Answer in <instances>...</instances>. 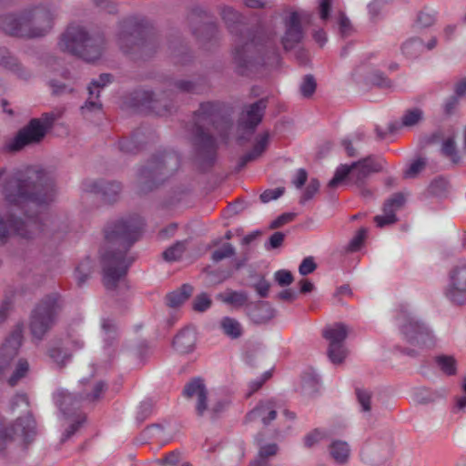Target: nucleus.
Instances as JSON below:
<instances>
[{"label":"nucleus","mask_w":466,"mask_h":466,"mask_svg":"<svg viewBox=\"0 0 466 466\" xmlns=\"http://www.w3.org/2000/svg\"><path fill=\"white\" fill-rule=\"evenodd\" d=\"M3 201L0 203V243L11 234L32 238L42 230L38 214L52 203L56 189L50 175L30 167L7 173L0 168Z\"/></svg>","instance_id":"nucleus-1"},{"label":"nucleus","mask_w":466,"mask_h":466,"mask_svg":"<svg viewBox=\"0 0 466 466\" xmlns=\"http://www.w3.org/2000/svg\"><path fill=\"white\" fill-rule=\"evenodd\" d=\"M143 225L138 216H133L107 226L105 232L107 244L118 246L117 250H106L101 256L103 281L107 289H116L124 279L132 263L126 251L138 238Z\"/></svg>","instance_id":"nucleus-2"},{"label":"nucleus","mask_w":466,"mask_h":466,"mask_svg":"<svg viewBox=\"0 0 466 466\" xmlns=\"http://www.w3.org/2000/svg\"><path fill=\"white\" fill-rule=\"evenodd\" d=\"M52 25L51 14L44 9L0 17L1 30L8 35L22 37L42 36L52 28Z\"/></svg>","instance_id":"nucleus-3"},{"label":"nucleus","mask_w":466,"mask_h":466,"mask_svg":"<svg viewBox=\"0 0 466 466\" xmlns=\"http://www.w3.org/2000/svg\"><path fill=\"white\" fill-rule=\"evenodd\" d=\"M104 44L101 35H89L82 25H71L62 34L58 46L65 52L95 62L101 56Z\"/></svg>","instance_id":"nucleus-4"},{"label":"nucleus","mask_w":466,"mask_h":466,"mask_svg":"<svg viewBox=\"0 0 466 466\" xmlns=\"http://www.w3.org/2000/svg\"><path fill=\"white\" fill-rule=\"evenodd\" d=\"M22 328L17 327L0 347V376L11 372L8 383L15 386L25 378L29 371L27 360L20 358L15 360L22 344Z\"/></svg>","instance_id":"nucleus-5"},{"label":"nucleus","mask_w":466,"mask_h":466,"mask_svg":"<svg viewBox=\"0 0 466 466\" xmlns=\"http://www.w3.org/2000/svg\"><path fill=\"white\" fill-rule=\"evenodd\" d=\"M396 323L403 339L410 346L424 349L435 344L432 330L407 309H401L399 311Z\"/></svg>","instance_id":"nucleus-6"},{"label":"nucleus","mask_w":466,"mask_h":466,"mask_svg":"<svg viewBox=\"0 0 466 466\" xmlns=\"http://www.w3.org/2000/svg\"><path fill=\"white\" fill-rule=\"evenodd\" d=\"M55 119L56 116L53 113L44 114L40 118H33L5 143V150L15 152L27 146L40 143Z\"/></svg>","instance_id":"nucleus-7"},{"label":"nucleus","mask_w":466,"mask_h":466,"mask_svg":"<svg viewBox=\"0 0 466 466\" xmlns=\"http://www.w3.org/2000/svg\"><path fill=\"white\" fill-rule=\"evenodd\" d=\"M384 159L378 157H369L360 161L355 162L350 166L341 165L335 172L333 178L329 186L335 187L345 178L350 182L359 184L362 182L370 174L382 170Z\"/></svg>","instance_id":"nucleus-8"},{"label":"nucleus","mask_w":466,"mask_h":466,"mask_svg":"<svg viewBox=\"0 0 466 466\" xmlns=\"http://www.w3.org/2000/svg\"><path fill=\"white\" fill-rule=\"evenodd\" d=\"M57 312V302L55 298H47L41 301L33 310L30 320L32 335L41 339L54 325Z\"/></svg>","instance_id":"nucleus-9"},{"label":"nucleus","mask_w":466,"mask_h":466,"mask_svg":"<svg viewBox=\"0 0 466 466\" xmlns=\"http://www.w3.org/2000/svg\"><path fill=\"white\" fill-rule=\"evenodd\" d=\"M445 298L454 305L466 304V263L460 262L449 272L444 287Z\"/></svg>","instance_id":"nucleus-10"},{"label":"nucleus","mask_w":466,"mask_h":466,"mask_svg":"<svg viewBox=\"0 0 466 466\" xmlns=\"http://www.w3.org/2000/svg\"><path fill=\"white\" fill-rule=\"evenodd\" d=\"M218 115L217 106L212 103L201 104L195 116V138L196 142L203 147H211L216 143V138L208 134L207 126L216 122Z\"/></svg>","instance_id":"nucleus-11"},{"label":"nucleus","mask_w":466,"mask_h":466,"mask_svg":"<svg viewBox=\"0 0 466 466\" xmlns=\"http://www.w3.org/2000/svg\"><path fill=\"white\" fill-rule=\"evenodd\" d=\"M348 334L349 329L342 323L328 326L323 330V336L329 341V358L334 364L341 363L347 357L348 351L344 340Z\"/></svg>","instance_id":"nucleus-12"},{"label":"nucleus","mask_w":466,"mask_h":466,"mask_svg":"<svg viewBox=\"0 0 466 466\" xmlns=\"http://www.w3.org/2000/svg\"><path fill=\"white\" fill-rule=\"evenodd\" d=\"M233 56L235 63L242 74H244L245 69H248L256 65L268 64L262 56L261 49L253 40L245 44L238 43Z\"/></svg>","instance_id":"nucleus-13"},{"label":"nucleus","mask_w":466,"mask_h":466,"mask_svg":"<svg viewBox=\"0 0 466 466\" xmlns=\"http://www.w3.org/2000/svg\"><path fill=\"white\" fill-rule=\"evenodd\" d=\"M309 15L304 11L291 12L285 22V34L282 38L283 46L285 49L293 48L303 37V30L301 23L307 21Z\"/></svg>","instance_id":"nucleus-14"},{"label":"nucleus","mask_w":466,"mask_h":466,"mask_svg":"<svg viewBox=\"0 0 466 466\" xmlns=\"http://www.w3.org/2000/svg\"><path fill=\"white\" fill-rule=\"evenodd\" d=\"M184 397L191 401L199 416H203L208 410V392L202 380L197 378L185 385Z\"/></svg>","instance_id":"nucleus-15"},{"label":"nucleus","mask_w":466,"mask_h":466,"mask_svg":"<svg viewBox=\"0 0 466 466\" xmlns=\"http://www.w3.org/2000/svg\"><path fill=\"white\" fill-rule=\"evenodd\" d=\"M145 28L131 21L125 22L118 34L117 42L120 48L127 53L130 46H142L144 44Z\"/></svg>","instance_id":"nucleus-16"},{"label":"nucleus","mask_w":466,"mask_h":466,"mask_svg":"<svg viewBox=\"0 0 466 466\" xmlns=\"http://www.w3.org/2000/svg\"><path fill=\"white\" fill-rule=\"evenodd\" d=\"M35 432V422L32 416L27 413L23 418H19L14 427L8 431H0V450L4 448V443L8 439L15 436H20L25 441H28Z\"/></svg>","instance_id":"nucleus-17"},{"label":"nucleus","mask_w":466,"mask_h":466,"mask_svg":"<svg viewBox=\"0 0 466 466\" xmlns=\"http://www.w3.org/2000/svg\"><path fill=\"white\" fill-rule=\"evenodd\" d=\"M266 104L264 101L259 100L252 105H249L241 114L239 118V128L247 131L248 134L253 133L255 127L260 123Z\"/></svg>","instance_id":"nucleus-18"},{"label":"nucleus","mask_w":466,"mask_h":466,"mask_svg":"<svg viewBox=\"0 0 466 466\" xmlns=\"http://www.w3.org/2000/svg\"><path fill=\"white\" fill-rule=\"evenodd\" d=\"M278 410L279 406L275 400H262L247 415V420H260L262 424L268 425L276 419Z\"/></svg>","instance_id":"nucleus-19"},{"label":"nucleus","mask_w":466,"mask_h":466,"mask_svg":"<svg viewBox=\"0 0 466 466\" xmlns=\"http://www.w3.org/2000/svg\"><path fill=\"white\" fill-rule=\"evenodd\" d=\"M82 188L85 192L101 193L106 200L110 202L120 192L121 185L117 182L86 180L83 183Z\"/></svg>","instance_id":"nucleus-20"},{"label":"nucleus","mask_w":466,"mask_h":466,"mask_svg":"<svg viewBox=\"0 0 466 466\" xmlns=\"http://www.w3.org/2000/svg\"><path fill=\"white\" fill-rule=\"evenodd\" d=\"M404 200V197L401 194H396L388 199L383 207V215L376 216L374 218V221L377 226L381 228L396 222L397 219L395 212L400 208Z\"/></svg>","instance_id":"nucleus-21"},{"label":"nucleus","mask_w":466,"mask_h":466,"mask_svg":"<svg viewBox=\"0 0 466 466\" xmlns=\"http://www.w3.org/2000/svg\"><path fill=\"white\" fill-rule=\"evenodd\" d=\"M111 81V76L108 74L100 75L97 80H93L88 86L89 98L82 106L83 110L95 111L101 109V104L97 101L100 90Z\"/></svg>","instance_id":"nucleus-22"},{"label":"nucleus","mask_w":466,"mask_h":466,"mask_svg":"<svg viewBox=\"0 0 466 466\" xmlns=\"http://www.w3.org/2000/svg\"><path fill=\"white\" fill-rule=\"evenodd\" d=\"M80 384L83 387L81 398L82 400L89 402H93L100 399L101 394L106 388L104 382L94 379H83L80 380Z\"/></svg>","instance_id":"nucleus-23"},{"label":"nucleus","mask_w":466,"mask_h":466,"mask_svg":"<svg viewBox=\"0 0 466 466\" xmlns=\"http://www.w3.org/2000/svg\"><path fill=\"white\" fill-rule=\"evenodd\" d=\"M196 339L195 330L188 328L176 336L173 345L179 353H188L194 350Z\"/></svg>","instance_id":"nucleus-24"},{"label":"nucleus","mask_w":466,"mask_h":466,"mask_svg":"<svg viewBox=\"0 0 466 466\" xmlns=\"http://www.w3.org/2000/svg\"><path fill=\"white\" fill-rule=\"evenodd\" d=\"M54 400L60 411L65 415L79 408V400L76 397L65 390H57L54 395Z\"/></svg>","instance_id":"nucleus-25"},{"label":"nucleus","mask_w":466,"mask_h":466,"mask_svg":"<svg viewBox=\"0 0 466 466\" xmlns=\"http://www.w3.org/2000/svg\"><path fill=\"white\" fill-rule=\"evenodd\" d=\"M275 315L274 309L268 302H259L249 309V317L255 323H264Z\"/></svg>","instance_id":"nucleus-26"},{"label":"nucleus","mask_w":466,"mask_h":466,"mask_svg":"<svg viewBox=\"0 0 466 466\" xmlns=\"http://www.w3.org/2000/svg\"><path fill=\"white\" fill-rule=\"evenodd\" d=\"M400 50L407 59H414L422 54L425 46L420 38L410 37L402 43Z\"/></svg>","instance_id":"nucleus-27"},{"label":"nucleus","mask_w":466,"mask_h":466,"mask_svg":"<svg viewBox=\"0 0 466 466\" xmlns=\"http://www.w3.org/2000/svg\"><path fill=\"white\" fill-rule=\"evenodd\" d=\"M222 332L230 339H238L242 335V326L239 321L231 317H223L219 321Z\"/></svg>","instance_id":"nucleus-28"},{"label":"nucleus","mask_w":466,"mask_h":466,"mask_svg":"<svg viewBox=\"0 0 466 466\" xmlns=\"http://www.w3.org/2000/svg\"><path fill=\"white\" fill-rule=\"evenodd\" d=\"M218 299L228 305L241 307L247 302L248 296L245 292L228 289L219 293Z\"/></svg>","instance_id":"nucleus-29"},{"label":"nucleus","mask_w":466,"mask_h":466,"mask_svg":"<svg viewBox=\"0 0 466 466\" xmlns=\"http://www.w3.org/2000/svg\"><path fill=\"white\" fill-rule=\"evenodd\" d=\"M193 289L189 285H183L181 289L170 292L167 297V305L176 308L182 305L192 294Z\"/></svg>","instance_id":"nucleus-30"},{"label":"nucleus","mask_w":466,"mask_h":466,"mask_svg":"<svg viewBox=\"0 0 466 466\" xmlns=\"http://www.w3.org/2000/svg\"><path fill=\"white\" fill-rule=\"evenodd\" d=\"M268 144V134H262L258 141L256 142L253 149L246 154L241 159V165L244 166L248 161L254 160L260 157L262 153L266 150Z\"/></svg>","instance_id":"nucleus-31"},{"label":"nucleus","mask_w":466,"mask_h":466,"mask_svg":"<svg viewBox=\"0 0 466 466\" xmlns=\"http://www.w3.org/2000/svg\"><path fill=\"white\" fill-rule=\"evenodd\" d=\"M278 452V446L275 443L261 445L257 458L252 461L251 466H267L268 460Z\"/></svg>","instance_id":"nucleus-32"},{"label":"nucleus","mask_w":466,"mask_h":466,"mask_svg":"<svg viewBox=\"0 0 466 466\" xmlns=\"http://www.w3.org/2000/svg\"><path fill=\"white\" fill-rule=\"evenodd\" d=\"M350 447L347 442L341 441H333L329 447L331 457L339 463L347 461L350 456Z\"/></svg>","instance_id":"nucleus-33"},{"label":"nucleus","mask_w":466,"mask_h":466,"mask_svg":"<svg viewBox=\"0 0 466 466\" xmlns=\"http://www.w3.org/2000/svg\"><path fill=\"white\" fill-rule=\"evenodd\" d=\"M424 117V112L420 107H412L406 110L401 116V126L404 127H413L419 125Z\"/></svg>","instance_id":"nucleus-34"},{"label":"nucleus","mask_w":466,"mask_h":466,"mask_svg":"<svg viewBox=\"0 0 466 466\" xmlns=\"http://www.w3.org/2000/svg\"><path fill=\"white\" fill-rule=\"evenodd\" d=\"M438 368L447 376L455 375L457 372V360L451 355H440L435 359Z\"/></svg>","instance_id":"nucleus-35"},{"label":"nucleus","mask_w":466,"mask_h":466,"mask_svg":"<svg viewBox=\"0 0 466 466\" xmlns=\"http://www.w3.org/2000/svg\"><path fill=\"white\" fill-rule=\"evenodd\" d=\"M365 134L363 131L358 130L350 137L343 139L342 145L350 157L355 155L356 150L360 147V144L364 141Z\"/></svg>","instance_id":"nucleus-36"},{"label":"nucleus","mask_w":466,"mask_h":466,"mask_svg":"<svg viewBox=\"0 0 466 466\" xmlns=\"http://www.w3.org/2000/svg\"><path fill=\"white\" fill-rule=\"evenodd\" d=\"M0 65L5 67L15 72L20 77H25L26 76L20 72L21 67L16 62V59L11 56L7 50L0 48Z\"/></svg>","instance_id":"nucleus-37"},{"label":"nucleus","mask_w":466,"mask_h":466,"mask_svg":"<svg viewBox=\"0 0 466 466\" xmlns=\"http://www.w3.org/2000/svg\"><path fill=\"white\" fill-rule=\"evenodd\" d=\"M48 355L51 360L58 366L65 365L70 359V353H68V350L62 349L59 346H54L49 349Z\"/></svg>","instance_id":"nucleus-38"},{"label":"nucleus","mask_w":466,"mask_h":466,"mask_svg":"<svg viewBox=\"0 0 466 466\" xmlns=\"http://www.w3.org/2000/svg\"><path fill=\"white\" fill-rule=\"evenodd\" d=\"M92 270V264L89 258L81 261L76 267L75 271L76 279L79 283H83L90 275Z\"/></svg>","instance_id":"nucleus-39"},{"label":"nucleus","mask_w":466,"mask_h":466,"mask_svg":"<svg viewBox=\"0 0 466 466\" xmlns=\"http://www.w3.org/2000/svg\"><path fill=\"white\" fill-rule=\"evenodd\" d=\"M185 251V243L177 242L164 251L163 257L167 261H175L178 259Z\"/></svg>","instance_id":"nucleus-40"},{"label":"nucleus","mask_w":466,"mask_h":466,"mask_svg":"<svg viewBox=\"0 0 466 466\" xmlns=\"http://www.w3.org/2000/svg\"><path fill=\"white\" fill-rule=\"evenodd\" d=\"M212 300L207 293L198 295L193 301V309L198 312H204L211 306Z\"/></svg>","instance_id":"nucleus-41"},{"label":"nucleus","mask_w":466,"mask_h":466,"mask_svg":"<svg viewBox=\"0 0 466 466\" xmlns=\"http://www.w3.org/2000/svg\"><path fill=\"white\" fill-rule=\"evenodd\" d=\"M436 14L432 10H421L417 16V24L420 27H428L434 24Z\"/></svg>","instance_id":"nucleus-42"},{"label":"nucleus","mask_w":466,"mask_h":466,"mask_svg":"<svg viewBox=\"0 0 466 466\" xmlns=\"http://www.w3.org/2000/svg\"><path fill=\"white\" fill-rule=\"evenodd\" d=\"M316 81L311 76H306L300 84V93L304 97L310 96L316 90Z\"/></svg>","instance_id":"nucleus-43"},{"label":"nucleus","mask_w":466,"mask_h":466,"mask_svg":"<svg viewBox=\"0 0 466 466\" xmlns=\"http://www.w3.org/2000/svg\"><path fill=\"white\" fill-rule=\"evenodd\" d=\"M441 152L443 155L450 157L452 162L457 163L459 161L453 139L448 138L442 143Z\"/></svg>","instance_id":"nucleus-44"},{"label":"nucleus","mask_w":466,"mask_h":466,"mask_svg":"<svg viewBox=\"0 0 466 466\" xmlns=\"http://www.w3.org/2000/svg\"><path fill=\"white\" fill-rule=\"evenodd\" d=\"M357 399L361 407V410L368 412L370 410V393L366 390H357Z\"/></svg>","instance_id":"nucleus-45"},{"label":"nucleus","mask_w":466,"mask_h":466,"mask_svg":"<svg viewBox=\"0 0 466 466\" xmlns=\"http://www.w3.org/2000/svg\"><path fill=\"white\" fill-rule=\"evenodd\" d=\"M84 421H85V417L82 415H78L76 418V420L69 425V427L65 431V432L62 434L61 441H66L71 436H73Z\"/></svg>","instance_id":"nucleus-46"},{"label":"nucleus","mask_w":466,"mask_h":466,"mask_svg":"<svg viewBox=\"0 0 466 466\" xmlns=\"http://www.w3.org/2000/svg\"><path fill=\"white\" fill-rule=\"evenodd\" d=\"M337 20L341 35H349L352 31V25L349 18L343 13H339Z\"/></svg>","instance_id":"nucleus-47"},{"label":"nucleus","mask_w":466,"mask_h":466,"mask_svg":"<svg viewBox=\"0 0 466 466\" xmlns=\"http://www.w3.org/2000/svg\"><path fill=\"white\" fill-rule=\"evenodd\" d=\"M234 254V248L230 244H226L219 249H217L212 254L214 261L218 262L223 258H228Z\"/></svg>","instance_id":"nucleus-48"},{"label":"nucleus","mask_w":466,"mask_h":466,"mask_svg":"<svg viewBox=\"0 0 466 466\" xmlns=\"http://www.w3.org/2000/svg\"><path fill=\"white\" fill-rule=\"evenodd\" d=\"M274 279L279 286H289L293 281L291 272L285 269H280L275 272Z\"/></svg>","instance_id":"nucleus-49"},{"label":"nucleus","mask_w":466,"mask_h":466,"mask_svg":"<svg viewBox=\"0 0 466 466\" xmlns=\"http://www.w3.org/2000/svg\"><path fill=\"white\" fill-rule=\"evenodd\" d=\"M18 408L20 411H27L28 409V400L25 395L19 394L16 395L11 401L10 410L15 411V410Z\"/></svg>","instance_id":"nucleus-50"},{"label":"nucleus","mask_w":466,"mask_h":466,"mask_svg":"<svg viewBox=\"0 0 466 466\" xmlns=\"http://www.w3.org/2000/svg\"><path fill=\"white\" fill-rule=\"evenodd\" d=\"M331 5H332L331 0H319L318 11H319V18L323 22H326L329 19V14L331 11Z\"/></svg>","instance_id":"nucleus-51"},{"label":"nucleus","mask_w":466,"mask_h":466,"mask_svg":"<svg viewBox=\"0 0 466 466\" xmlns=\"http://www.w3.org/2000/svg\"><path fill=\"white\" fill-rule=\"evenodd\" d=\"M283 193H284L283 187H276V188H272V189H268V190H265L260 195V199L262 202L268 203L271 200H275V199L279 198L280 196L283 195Z\"/></svg>","instance_id":"nucleus-52"},{"label":"nucleus","mask_w":466,"mask_h":466,"mask_svg":"<svg viewBox=\"0 0 466 466\" xmlns=\"http://www.w3.org/2000/svg\"><path fill=\"white\" fill-rule=\"evenodd\" d=\"M425 167V161L423 159H417L410 164L409 168L405 171L404 176L406 177H414L419 174Z\"/></svg>","instance_id":"nucleus-53"},{"label":"nucleus","mask_w":466,"mask_h":466,"mask_svg":"<svg viewBox=\"0 0 466 466\" xmlns=\"http://www.w3.org/2000/svg\"><path fill=\"white\" fill-rule=\"evenodd\" d=\"M316 268V264L311 257L306 258L299 265V271L301 275L306 276L312 273Z\"/></svg>","instance_id":"nucleus-54"},{"label":"nucleus","mask_w":466,"mask_h":466,"mask_svg":"<svg viewBox=\"0 0 466 466\" xmlns=\"http://www.w3.org/2000/svg\"><path fill=\"white\" fill-rule=\"evenodd\" d=\"M367 236V229L366 228H360L354 238L351 239L350 243V250H357L361 244L363 243L365 238Z\"/></svg>","instance_id":"nucleus-55"},{"label":"nucleus","mask_w":466,"mask_h":466,"mask_svg":"<svg viewBox=\"0 0 466 466\" xmlns=\"http://www.w3.org/2000/svg\"><path fill=\"white\" fill-rule=\"evenodd\" d=\"M179 462V453L172 452L164 461H157L151 466H177Z\"/></svg>","instance_id":"nucleus-56"},{"label":"nucleus","mask_w":466,"mask_h":466,"mask_svg":"<svg viewBox=\"0 0 466 466\" xmlns=\"http://www.w3.org/2000/svg\"><path fill=\"white\" fill-rule=\"evenodd\" d=\"M324 437V432L319 430H314L309 432L304 439L305 445L308 447L313 446Z\"/></svg>","instance_id":"nucleus-57"},{"label":"nucleus","mask_w":466,"mask_h":466,"mask_svg":"<svg viewBox=\"0 0 466 466\" xmlns=\"http://www.w3.org/2000/svg\"><path fill=\"white\" fill-rule=\"evenodd\" d=\"M319 183L316 179H312L309 184L308 185L303 196H302V201H307L310 199L315 193L319 190Z\"/></svg>","instance_id":"nucleus-58"},{"label":"nucleus","mask_w":466,"mask_h":466,"mask_svg":"<svg viewBox=\"0 0 466 466\" xmlns=\"http://www.w3.org/2000/svg\"><path fill=\"white\" fill-rule=\"evenodd\" d=\"M254 287H255V289L258 292V294L260 297L265 298L268 294L270 285L266 279H261L259 281H258L255 284Z\"/></svg>","instance_id":"nucleus-59"},{"label":"nucleus","mask_w":466,"mask_h":466,"mask_svg":"<svg viewBox=\"0 0 466 466\" xmlns=\"http://www.w3.org/2000/svg\"><path fill=\"white\" fill-rule=\"evenodd\" d=\"M307 180V172L304 169H299L292 180L293 185L300 188Z\"/></svg>","instance_id":"nucleus-60"},{"label":"nucleus","mask_w":466,"mask_h":466,"mask_svg":"<svg viewBox=\"0 0 466 466\" xmlns=\"http://www.w3.org/2000/svg\"><path fill=\"white\" fill-rule=\"evenodd\" d=\"M84 347L83 340L78 337H72L68 341H66V348L71 351H76Z\"/></svg>","instance_id":"nucleus-61"},{"label":"nucleus","mask_w":466,"mask_h":466,"mask_svg":"<svg viewBox=\"0 0 466 466\" xmlns=\"http://www.w3.org/2000/svg\"><path fill=\"white\" fill-rule=\"evenodd\" d=\"M152 403L150 401H143L138 410V419L139 420H145L146 417L151 412L152 410Z\"/></svg>","instance_id":"nucleus-62"},{"label":"nucleus","mask_w":466,"mask_h":466,"mask_svg":"<svg viewBox=\"0 0 466 466\" xmlns=\"http://www.w3.org/2000/svg\"><path fill=\"white\" fill-rule=\"evenodd\" d=\"M454 92L459 97L466 95V77L461 78L455 84Z\"/></svg>","instance_id":"nucleus-63"},{"label":"nucleus","mask_w":466,"mask_h":466,"mask_svg":"<svg viewBox=\"0 0 466 466\" xmlns=\"http://www.w3.org/2000/svg\"><path fill=\"white\" fill-rule=\"evenodd\" d=\"M466 410V393L461 396L456 397L454 411L461 412Z\"/></svg>","instance_id":"nucleus-64"}]
</instances>
